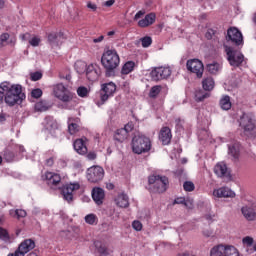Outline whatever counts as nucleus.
<instances>
[{
	"instance_id": "1",
	"label": "nucleus",
	"mask_w": 256,
	"mask_h": 256,
	"mask_svg": "<svg viewBox=\"0 0 256 256\" xmlns=\"http://www.w3.org/2000/svg\"><path fill=\"white\" fill-rule=\"evenodd\" d=\"M5 101L6 105L13 107L25 99L23 87L19 84H11L9 82H2L0 84V103Z\"/></svg>"
},
{
	"instance_id": "2",
	"label": "nucleus",
	"mask_w": 256,
	"mask_h": 256,
	"mask_svg": "<svg viewBox=\"0 0 256 256\" xmlns=\"http://www.w3.org/2000/svg\"><path fill=\"white\" fill-rule=\"evenodd\" d=\"M132 151L136 153V155L149 153V151H151V139L143 135L135 136L132 139Z\"/></svg>"
},
{
	"instance_id": "3",
	"label": "nucleus",
	"mask_w": 256,
	"mask_h": 256,
	"mask_svg": "<svg viewBox=\"0 0 256 256\" xmlns=\"http://www.w3.org/2000/svg\"><path fill=\"white\" fill-rule=\"evenodd\" d=\"M149 189L153 193H165L167 191V185H169V179L165 176L152 175L148 178Z\"/></svg>"
},
{
	"instance_id": "4",
	"label": "nucleus",
	"mask_w": 256,
	"mask_h": 256,
	"mask_svg": "<svg viewBox=\"0 0 256 256\" xmlns=\"http://www.w3.org/2000/svg\"><path fill=\"white\" fill-rule=\"evenodd\" d=\"M101 63L103 67L107 69V71H113V69H117V67H119L121 60L119 58V54H117V51L107 50L102 55Z\"/></svg>"
},
{
	"instance_id": "5",
	"label": "nucleus",
	"mask_w": 256,
	"mask_h": 256,
	"mask_svg": "<svg viewBox=\"0 0 256 256\" xmlns=\"http://www.w3.org/2000/svg\"><path fill=\"white\" fill-rule=\"evenodd\" d=\"M240 127L244 129V133L247 135H255L256 125L253 114H243L240 118Z\"/></svg>"
},
{
	"instance_id": "6",
	"label": "nucleus",
	"mask_w": 256,
	"mask_h": 256,
	"mask_svg": "<svg viewBox=\"0 0 256 256\" xmlns=\"http://www.w3.org/2000/svg\"><path fill=\"white\" fill-rule=\"evenodd\" d=\"M53 93L54 97L63 103H69V101L73 99V93H71V91H69V89H67V87L62 83L56 84L53 87Z\"/></svg>"
},
{
	"instance_id": "7",
	"label": "nucleus",
	"mask_w": 256,
	"mask_h": 256,
	"mask_svg": "<svg viewBox=\"0 0 256 256\" xmlns=\"http://www.w3.org/2000/svg\"><path fill=\"white\" fill-rule=\"evenodd\" d=\"M225 52L227 54V59L232 67H239V65L245 61V56H243L239 50L225 46Z\"/></svg>"
},
{
	"instance_id": "8",
	"label": "nucleus",
	"mask_w": 256,
	"mask_h": 256,
	"mask_svg": "<svg viewBox=\"0 0 256 256\" xmlns=\"http://www.w3.org/2000/svg\"><path fill=\"white\" fill-rule=\"evenodd\" d=\"M187 69L190 73H194L198 79L203 77V72L205 71V67L203 66V62L199 59H190L186 63Z\"/></svg>"
},
{
	"instance_id": "9",
	"label": "nucleus",
	"mask_w": 256,
	"mask_h": 256,
	"mask_svg": "<svg viewBox=\"0 0 256 256\" xmlns=\"http://www.w3.org/2000/svg\"><path fill=\"white\" fill-rule=\"evenodd\" d=\"M115 91H117V85H115V83L108 82L102 84L100 90V100L102 103H105V101H108L110 97H113V95H115Z\"/></svg>"
},
{
	"instance_id": "10",
	"label": "nucleus",
	"mask_w": 256,
	"mask_h": 256,
	"mask_svg": "<svg viewBox=\"0 0 256 256\" xmlns=\"http://www.w3.org/2000/svg\"><path fill=\"white\" fill-rule=\"evenodd\" d=\"M104 175L105 171L101 166L90 167L87 170V179L90 183H99L103 180Z\"/></svg>"
},
{
	"instance_id": "11",
	"label": "nucleus",
	"mask_w": 256,
	"mask_h": 256,
	"mask_svg": "<svg viewBox=\"0 0 256 256\" xmlns=\"http://www.w3.org/2000/svg\"><path fill=\"white\" fill-rule=\"evenodd\" d=\"M35 249V241L32 239L24 240L14 253L8 254V256H25L26 253Z\"/></svg>"
},
{
	"instance_id": "12",
	"label": "nucleus",
	"mask_w": 256,
	"mask_h": 256,
	"mask_svg": "<svg viewBox=\"0 0 256 256\" xmlns=\"http://www.w3.org/2000/svg\"><path fill=\"white\" fill-rule=\"evenodd\" d=\"M150 77L152 81H161V79H167L171 77V68L169 67H158L151 71Z\"/></svg>"
},
{
	"instance_id": "13",
	"label": "nucleus",
	"mask_w": 256,
	"mask_h": 256,
	"mask_svg": "<svg viewBox=\"0 0 256 256\" xmlns=\"http://www.w3.org/2000/svg\"><path fill=\"white\" fill-rule=\"evenodd\" d=\"M79 189H81V185L77 182L66 184L62 189V195L65 201L71 203V201H73V194L75 191H79Z\"/></svg>"
},
{
	"instance_id": "14",
	"label": "nucleus",
	"mask_w": 256,
	"mask_h": 256,
	"mask_svg": "<svg viewBox=\"0 0 256 256\" xmlns=\"http://www.w3.org/2000/svg\"><path fill=\"white\" fill-rule=\"evenodd\" d=\"M86 79L92 83L99 80L101 77V67L97 64H89L86 68Z\"/></svg>"
},
{
	"instance_id": "15",
	"label": "nucleus",
	"mask_w": 256,
	"mask_h": 256,
	"mask_svg": "<svg viewBox=\"0 0 256 256\" xmlns=\"http://www.w3.org/2000/svg\"><path fill=\"white\" fill-rule=\"evenodd\" d=\"M226 39L227 41L235 43V45H241L243 43V34H241V31H239V29L231 27L227 31Z\"/></svg>"
},
{
	"instance_id": "16",
	"label": "nucleus",
	"mask_w": 256,
	"mask_h": 256,
	"mask_svg": "<svg viewBox=\"0 0 256 256\" xmlns=\"http://www.w3.org/2000/svg\"><path fill=\"white\" fill-rule=\"evenodd\" d=\"M169 93V88L166 85L153 86L149 91L150 99H157V97H165Z\"/></svg>"
},
{
	"instance_id": "17",
	"label": "nucleus",
	"mask_w": 256,
	"mask_h": 256,
	"mask_svg": "<svg viewBox=\"0 0 256 256\" xmlns=\"http://www.w3.org/2000/svg\"><path fill=\"white\" fill-rule=\"evenodd\" d=\"M213 195L218 199H233V197H235V192L228 187H220L213 191Z\"/></svg>"
},
{
	"instance_id": "18",
	"label": "nucleus",
	"mask_w": 256,
	"mask_h": 256,
	"mask_svg": "<svg viewBox=\"0 0 256 256\" xmlns=\"http://www.w3.org/2000/svg\"><path fill=\"white\" fill-rule=\"evenodd\" d=\"M68 131L70 135H75L81 131V119L78 117L68 118Z\"/></svg>"
},
{
	"instance_id": "19",
	"label": "nucleus",
	"mask_w": 256,
	"mask_h": 256,
	"mask_svg": "<svg viewBox=\"0 0 256 256\" xmlns=\"http://www.w3.org/2000/svg\"><path fill=\"white\" fill-rule=\"evenodd\" d=\"M173 135L171 134V128L163 127L159 133V140L161 141L162 145H169L171 143V139Z\"/></svg>"
},
{
	"instance_id": "20",
	"label": "nucleus",
	"mask_w": 256,
	"mask_h": 256,
	"mask_svg": "<svg viewBox=\"0 0 256 256\" xmlns=\"http://www.w3.org/2000/svg\"><path fill=\"white\" fill-rule=\"evenodd\" d=\"M74 149L79 155H87V138H80L74 141Z\"/></svg>"
},
{
	"instance_id": "21",
	"label": "nucleus",
	"mask_w": 256,
	"mask_h": 256,
	"mask_svg": "<svg viewBox=\"0 0 256 256\" xmlns=\"http://www.w3.org/2000/svg\"><path fill=\"white\" fill-rule=\"evenodd\" d=\"M65 37L63 36V32H50L48 34V42L50 45H56L59 46L63 43V40Z\"/></svg>"
},
{
	"instance_id": "22",
	"label": "nucleus",
	"mask_w": 256,
	"mask_h": 256,
	"mask_svg": "<svg viewBox=\"0 0 256 256\" xmlns=\"http://www.w3.org/2000/svg\"><path fill=\"white\" fill-rule=\"evenodd\" d=\"M114 203L121 209H127L129 207V196L125 193H119L115 196Z\"/></svg>"
},
{
	"instance_id": "23",
	"label": "nucleus",
	"mask_w": 256,
	"mask_h": 256,
	"mask_svg": "<svg viewBox=\"0 0 256 256\" xmlns=\"http://www.w3.org/2000/svg\"><path fill=\"white\" fill-rule=\"evenodd\" d=\"M156 19L157 16L155 15V13H149L143 19L138 21V27H141L142 29L151 27V25L155 23Z\"/></svg>"
},
{
	"instance_id": "24",
	"label": "nucleus",
	"mask_w": 256,
	"mask_h": 256,
	"mask_svg": "<svg viewBox=\"0 0 256 256\" xmlns=\"http://www.w3.org/2000/svg\"><path fill=\"white\" fill-rule=\"evenodd\" d=\"M214 173L218 177H230L231 175V173L229 172V168H227V164H225L224 162H220L215 165Z\"/></svg>"
},
{
	"instance_id": "25",
	"label": "nucleus",
	"mask_w": 256,
	"mask_h": 256,
	"mask_svg": "<svg viewBox=\"0 0 256 256\" xmlns=\"http://www.w3.org/2000/svg\"><path fill=\"white\" fill-rule=\"evenodd\" d=\"M92 198L97 205H102L105 199V191L102 188H94L92 190Z\"/></svg>"
},
{
	"instance_id": "26",
	"label": "nucleus",
	"mask_w": 256,
	"mask_h": 256,
	"mask_svg": "<svg viewBox=\"0 0 256 256\" xmlns=\"http://www.w3.org/2000/svg\"><path fill=\"white\" fill-rule=\"evenodd\" d=\"M48 185H59L61 183V176L54 172H46L44 175Z\"/></svg>"
},
{
	"instance_id": "27",
	"label": "nucleus",
	"mask_w": 256,
	"mask_h": 256,
	"mask_svg": "<svg viewBox=\"0 0 256 256\" xmlns=\"http://www.w3.org/2000/svg\"><path fill=\"white\" fill-rule=\"evenodd\" d=\"M44 127L47 131L53 133L55 129H59V124L57 123V120L53 119V117L47 116L44 120Z\"/></svg>"
},
{
	"instance_id": "28",
	"label": "nucleus",
	"mask_w": 256,
	"mask_h": 256,
	"mask_svg": "<svg viewBox=\"0 0 256 256\" xmlns=\"http://www.w3.org/2000/svg\"><path fill=\"white\" fill-rule=\"evenodd\" d=\"M241 211L245 219L248 221H255L256 212L253 206H244Z\"/></svg>"
},
{
	"instance_id": "29",
	"label": "nucleus",
	"mask_w": 256,
	"mask_h": 256,
	"mask_svg": "<svg viewBox=\"0 0 256 256\" xmlns=\"http://www.w3.org/2000/svg\"><path fill=\"white\" fill-rule=\"evenodd\" d=\"M206 69L208 73H210L211 75H217L218 73H221V69H223V65H221V63L219 62L214 61L207 64Z\"/></svg>"
},
{
	"instance_id": "30",
	"label": "nucleus",
	"mask_w": 256,
	"mask_h": 256,
	"mask_svg": "<svg viewBox=\"0 0 256 256\" xmlns=\"http://www.w3.org/2000/svg\"><path fill=\"white\" fill-rule=\"evenodd\" d=\"M127 137H129V134L127 133V130H123V128L116 130L114 134V139L115 141H118V143L127 141Z\"/></svg>"
},
{
	"instance_id": "31",
	"label": "nucleus",
	"mask_w": 256,
	"mask_h": 256,
	"mask_svg": "<svg viewBox=\"0 0 256 256\" xmlns=\"http://www.w3.org/2000/svg\"><path fill=\"white\" fill-rule=\"evenodd\" d=\"M94 245L100 256H111V251L105 247V244L101 243L100 241H95Z\"/></svg>"
},
{
	"instance_id": "32",
	"label": "nucleus",
	"mask_w": 256,
	"mask_h": 256,
	"mask_svg": "<svg viewBox=\"0 0 256 256\" xmlns=\"http://www.w3.org/2000/svg\"><path fill=\"white\" fill-rule=\"evenodd\" d=\"M225 255V245L219 244L211 248L210 256H224Z\"/></svg>"
},
{
	"instance_id": "33",
	"label": "nucleus",
	"mask_w": 256,
	"mask_h": 256,
	"mask_svg": "<svg viewBox=\"0 0 256 256\" xmlns=\"http://www.w3.org/2000/svg\"><path fill=\"white\" fill-rule=\"evenodd\" d=\"M87 67V63L81 60L76 61L74 65V69L79 75H85Z\"/></svg>"
},
{
	"instance_id": "34",
	"label": "nucleus",
	"mask_w": 256,
	"mask_h": 256,
	"mask_svg": "<svg viewBox=\"0 0 256 256\" xmlns=\"http://www.w3.org/2000/svg\"><path fill=\"white\" fill-rule=\"evenodd\" d=\"M239 149H240V145L239 142H235L234 144L229 146V155H231V157H233L234 159H239Z\"/></svg>"
},
{
	"instance_id": "35",
	"label": "nucleus",
	"mask_w": 256,
	"mask_h": 256,
	"mask_svg": "<svg viewBox=\"0 0 256 256\" xmlns=\"http://www.w3.org/2000/svg\"><path fill=\"white\" fill-rule=\"evenodd\" d=\"M202 87L205 91H213L215 81L211 77H207L202 81Z\"/></svg>"
},
{
	"instance_id": "36",
	"label": "nucleus",
	"mask_w": 256,
	"mask_h": 256,
	"mask_svg": "<svg viewBox=\"0 0 256 256\" xmlns=\"http://www.w3.org/2000/svg\"><path fill=\"white\" fill-rule=\"evenodd\" d=\"M135 69V62L128 61L122 67V75H129Z\"/></svg>"
},
{
	"instance_id": "37",
	"label": "nucleus",
	"mask_w": 256,
	"mask_h": 256,
	"mask_svg": "<svg viewBox=\"0 0 256 256\" xmlns=\"http://www.w3.org/2000/svg\"><path fill=\"white\" fill-rule=\"evenodd\" d=\"M224 256H239V250L232 245H225Z\"/></svg>"
},
{
	"instance_id": "38",
	"label": "nucleus",
	"mask_w": 256,
	"mask_h": 256,
	"mask_svg": "<svg viewBox=\"0 0 256 256\" xmlns=\"http://www.w3.org/2000/svg\"><path fill=\"white\" fill-rule=\"evenodd\" d=\"M0 239L5 243H11V241H13V238L9 235L7 229L3 227H0Z\"/></svg>"
},
{
	"instance_id": "39",
	"label": "nucleus",
	"mask_w": 256,
	"mask_h": 256,
	"mask_svg": "<svg viewBox=\"0 0 256 256\" xmlns=\"http://www.w3.org/2000/svg\"><path fill=\"white\" fill-rule=\"evenodd\" d=\"M220 107L224 111H229V109H231V98L229 96H224L220 100Z\"/></svg>"
},
{
	"instance_id": "40",
	"label": "nucleus",
	"mask_w": 256,
	"mask_h": 256,
	"mask_svg": "<svg viewBox=\"0 0 256 256\" xmlns=\"http://www.w3.org/2000/svg\"><path fill=\"white\" fill-rule=\"evenodd\" d=\"M84 221L87 225H97L99 223V218L97 215L91 213L85 216Z\"/></svg>"
},
{
	"instance_id": "41",
	"label": "nucleus",
	"mask_w": 256,
	"mask_h": 256,
	"mask_svg": "<svg viewBox=\"0 0 256 256\" xmlns=\"http://www.w3.org/2000/svg\"><path fill=\"white\" fill-rule=\"evenodd\" d=\"M10 216L15 219H21L23 217H27V212L23 209L10 210Z\"/></svg>"
},
{
	"instance_id": "42",
	"label": "nucleus",
	"mask_w": 256,
	"mask_h": 256,
	"mask_svg": "<svg viewBox=\"0 0 256 256\" xmlns=\"http://www.w3.org/2000/svg\"><path fill=\"white\" fill-rule=\"evenodd\" d=\"M243 245L246 247L248 253H253L251 247H253V238L246 236L242 239Z\"/></svg>"
},
{
	"instance_id": "43",
	"label": "nucleus",
	"mask_w": 256,
	"mask_h": 256,
	"mask_svg": "<svg viewBox=\"0 0 256 256\" xmlns=\"http://www.w3.org/2000/svg\"><path fill=\"white\" fill-rule=\"evenodd\" d=\"M77 95L78 97H89V88L85 87V86H80L77 89Z\"/></svg>"
},
{
	"instance_id": "44",
	"label": "nucleus",
	"mask_w": 256,
	"mask_h": 256,
	"mask_svg": "<svg viewBox=\"0 0 256 256\" xmlns=\"http://www.w3.org/2000/svg\"><path fill=\"white\" fill-rule=\"evenodd\" d=\"M49 109V106L47 105V102L45 101H39L35 104V111H47Z\"/></svg>"
},
{
	"instance_id": "45",
	"label": "nucleus",
	"mask_w": 256,
	"mask_h": 256,
	"mask_svg": "<svg viewBox=\"0 0 256 256\" xmlns=\"http://www.w3.org/2000/svg\"><path fill=\"white\" fill-rule=\"evenodd\" d=\"M29 44H30L32 47H39V45H41V37H39V36H33L32 38H30Z\"/></svg>"
},
{
	"instance_id": "46",
	"label": "nucleus",
	"mask_w": 256,
	"mask_h": 256,
	"mask_svg": "<svg viewBox=\"0 0 256 256\" xmlns=\"http://www.w3.org/2000/svg\"><path fill=\"white\" fill-rule=\"evenodd\" d=\"M42 96L43 90H41L40 88H36L31 91V97H33V99H39Z\"/></svg>"
},
{
	"instance_id": "47",
	"label": "nucleus",
	"mask_w": 256,
	"mask_h": 256,
	"mask_svg": "<svg viewBox=\"0 0 256 256\" xmlns=\"http://www.w3.org/2000/svg\"><path fill=\"white\" fill-rule=\"evenodd\" d=\"M140 41L142 43V47H144V48L151 46V43H153V40L149 36L141 38Z\"/></svg>"
},
{
	"instance_id": "48",
	"label": "nucleus",
	"mask_w": 256,
	"mask_h": 256,
	"mask_svg": "<svg viewBox=\"0 0 256 256\" xmlns=\"http://www.w3.org/2000/svg\"><path fill=\"white\" fill-rule=\"evenodd\" d=\"M183 187H184V191H188V192L195 191V184H193V182L191 181L184 182Z\"/></svg>"
},
{
	"instance_id": "49",
	"label": "nucleus",
	"mask_w": 256,
	"mask_h": 256,
	"mask_svg": "<svg viewBox=\"0 0 256 256\" xmlns=\"http://www.w3.org/2000/svg\"><path fill=\"white\" fill-rule=\"evenodd\" d=\"M4 159H5V161H7L8 163H11V161H13V159H15V154H13V152L6 151V152L4 153Z\"/></svg>"
},
{
	"instance_id": "50",
	"label": "nucleus",
	"mask_w": 256,
	"mask_h": 256,
	"mask_svg": "<svg viewBox=\"0 0 256 256\" xmlns=\"http://www.w3.org/2000/svg\"><path fill=\"white\" fill-rule=\"evenodd\" d=\"M132 227L135 229V231H141V229H143V224L139 220H135L132 223Z\"/></svg>"
},
{
	"instance_id": "51",
	"label": "nucleus",
	"mask_w": 256,
	"mask_h": 256,
	"mask_svg": "<svg viewBox=\"0 0 256 256\" xmlns=\"http://www.w3.org/2000/svg\"><path fill=\"white\" fill-rule=\"evenodd\" d=\"M43 77V74L41 72H34L31 74L32 81H39Z\"/></svg>"
},
{
	"instance_id": "52",
	"label": "nucleus",
	"mask_w": 256,
	"mask_h": 256,
	"mask_svg": "<svg viewBox=\"0 0 256 256\" xmlns=\"http://www.w3.org/2000/svg\"><path fill=\"white\" fill-rule=\"evenodd\" d=\"M133 123L129 122L128 124L125 125L124 128H122L124 131H126V133L129 135V133H131V131H133Z\"/></svg>"
},
{
	"instance_id": "53",
	"label": "nucleus",
	"mask_w": 256,
	"mask_h": 256,
	"mask_svg": "<svg viewBox=\"0 0 256 256\" xmlns=\"http://www.w3.org/2000/svg\"><path fill=\"white\" fill-rule=\"evenodd\" d=\"M145 16V10L138 11L134 16V21H139L142 17Z\"/></svg>"
},
{
	"instance_id": "54",
	"label": "nucleus",
	"mask_w": 256,
	"mask_h": 256,
	"mask_svg": "<svg viewBox=\"0 0 256 256\" xmlns=\"http://www.w3.org/2000/svg\"><path fill=\"white\" fill-rule=\"evenodd\" d=\"M186 199L183 197H178L174 200V205H185Z\"/></svg>"
},
{
	"instance_id": "55",
	"label": "nucleus",
	"mask_w": 256,
	"mask_h": 256,
	"mask_svg": "<svg viewBox=\"0 0 256 256\" xmlns=\"http://www.w3.org/2000/svg\"><path fill=\"white\" fill-rule=\"evenodd\" d=\"M184 205L188 209H192L193 208V199H186L184 202Z\"/></svg>"
},
{
	"instance_id": "56",
	"label": "nucleus",
	"mask_w": 256,
	"mask_h": 256,
	"mask_svg": "<svg viewBox=\"0 0 256 256\" xmlns=\"http://www.w3.org/2000/svg\"><path fill=\"white\" fill-rule=\"evenodd\" d=\"M9 40V33H4L0 36L1 43H6Z\"/></svg>"
},
{
	"instance_id": "57",
	"label": "nucleus",
	"mask_w": 256,
	"mask_h": 256,
	"mask_svg": "<svg viewBox=\"0 0 256 256\" xmlns=\"http://www.w3.org/2000/svg\"><path fill=\"white\" fill-rule=\"evenodd\" d=\"M87 159H89V161H93L97 159V154H95V152H90L87 154Z\"/></svg>"
},
{
	"instance_id": "58",
	"label": "nucleus",
	"mask_w": 256,
	"mask_h": 256,
	"mask_svg": "<svg viewBox=\"0 0 256 256\" xmlns=\"http://www.w3.org/2000/svg\"><path fill=\"white\" fill-rule=\"evenodd\" d=\"M87 7H88V9H91L92 11H97V5L96 4L88 2Z\"/></svg>"
},
{
	"instance_id": "59",
	"label": "nucleus",
	"mask_w": 256,
	"mask_h": 256,
	"mask_svg": "<svg viewBox=\"0 0 256 256\" xmlns=\"http://www.w3.org/2000/svg\"><path fill=\"white\" fill-rule=\"evenodd\" d=\"M105 7H113L115 5V0H107L104 2Z\"/></svg>"
},
{
	"instance_id": "60",
	"label": "nucleus",
	"mask_w": 256,
	"mask_h": 256,
	"mask_svg": "<svg viewBox=\"0 0 256 256\" xmlns=\"http://www.w3.org/2000/svg\"><path fill=\"white\" fill-rule=\"evenodd\" d=\"M6 119H7V114L1 112V113H0V123L5 122Z\"/></svg>"
},
{
	"instance_id": "61",
	"label": "nucleus",
	"mask_w": 256,
	"mask_h": 256,
	"mask_svg": "<svg viewBox=\"0 0 256 256\" xmlns=\"http://www.w3.org/2000/svg\"><path fill=\"white\" fill-rule=\"evenodd\" d=\"M53 163H54L53 158H49V159L46 160V165L48 167H53Z\"/></svg>"
},
{
	"instance_id": "62",
	"label": "nucleus",
	"mask_w": 256,
	"mask_h": 256,
	"mask_svg": "<svg viewBox=\"0 0 256 256\" xmlns=\"http://www.w3.org/2000/svg\"><path fill=\"white\" fill-rule=\"evenodd\" d=\"M103 39H105L104 36H99L98 38H95V39L93 40V43H101V41H103Z\"/></svg>"
},
{
	"instance_id": "63",
	"label": "nucleus",
	"mask_w": 256,
	"mask_h": 256,
	"mask_svg": "<svg viewBox=\"0 0 256 256\" xmlns=\"http://www.w3.org/2000/svg\"><path fill=\"white\" fill-rule=\"evenodd\" d=\"M29 33H26V34H22L20 37L22 39V41H27V38L29 37Z\"/></svg>"
},
{
	"instance_id": "64",
	"label": "nucleus",
	"mask_w": 256,
	"mask_h": 256,
	"mask_svg": "<svg viewBox=\"0 0 256 256\" xmlns=\"http://www.w3.org/2000/svg\"><path fill=\"white\" fill-rule=\"evenodd\" d=\"M251 249H252L253 253H254V251H256V243L253 244V246L251 247Z\"/></svg>"
}]
</instances>
